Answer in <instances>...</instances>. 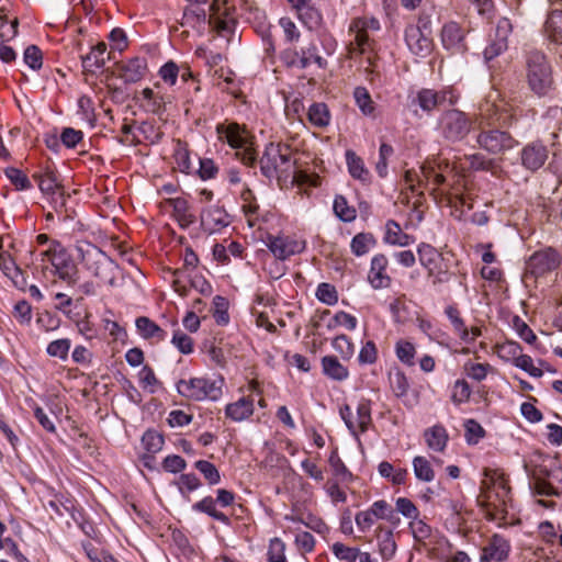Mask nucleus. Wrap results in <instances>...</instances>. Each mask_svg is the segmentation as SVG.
<instances>
[{
    "instance_id": "obj_45",
    "label": "nucleus",
    "mask_w": 562,
    "mask_h": 562,
    "mask_svg": "<svg viewBox=\"0 0 562 562\" xmlns=\"http://www.w3.org/2000/svg\"><path fill=\"white\" fill-rule=\"evenodd\" d=\"M312 63L316 64L321 69L327 67V60L318 54L315 44L301 48V69L307 68Z\"/></svg>"
},
{
    "instance_id": "obj_37",
    "label": "nucleus",
    "mask_w": 562,
    "mask_h": 562,
    "mask_svg": "<svg viewBox=\"0 0 562 562\" xmlns=\"http://www.w3.org/2000/svg\"><path fill=\"white\" fill-rule=\"evenodd\" d=\"M385 228L384 241L386 244L404 247L413 243V238L403 233L401 226L395 221H387Z\"/></svg>"
},
{
    "instance_id": "obj_52",
    "label": "nucleus",
    "mask_w": 562,
    "mask_h": 562,
    "mask_svg": "<svg viewBox=\"0 0 562 562\" xmlns=\"http://www.w3.org/2000/svg\"><path fill=\"white\" fill-rule=\"evenodd\" d=\"M353 98L363 115H373L375 109L374 102L372 101L367 88L357 87L353 91Z\"/></svg>"
},
{
    "instance_id": "obj_42",
    "label": "nucleus",
    "mask_w": 562,
    "mask_h": 562,
    "mask_svg": "<svg viewBox=\"0 0 562 562\" xmlns=\"http://www.w3.org/2000/svg\"><path fill=\"white\" fill-rule=\"evenodd\" d=\"M395 355L397 359L407 367H413L416 364L415 356H416V346L406 339H400L395 342Z\"/></svg>"
},
{
    "instance_id": "obj_5",
    "label": "nucleus",
    "mask_w": 562,
    "mask_h": 562,
    "mask_svg": "<svg viewBox=\"0 0 562 562\" xmlns=\"http://www.w3.org/2000/svg\"><path fill=\"white\" fill-rule=\"evenodd\" d=\"M509 499V487L502 476L483 481L479 502L488 520H505Z\"/></svg>"
},
{
    "instance_id": "obj_14",
    "label": "nucleus",
    "mask_w": 562,
    "mask_h": 562,
    "mask_svg": "<svg viewBox=\"0 0 562 562\" xmlns=\"http://www.w3.org/2000/svg\"><path fill=\"white\" fill-rule=\"evenodd\" d=\"M339 415L349 431L358 437L359 434L366 432L372 423L371 401L361 398L357 404L356 414L352 413L349 405H344L339 409Z\"/></svg>"
},
{
    "instance_id": "obj_12",
    "label": "nucleus",
    "mask_w": 562,
    "mask_h": 562,
    "mask_svg": "<svg viewBox=\"0 0 562 562\" xmlns=\"http://www.w3.org/2000/svg\"><path fill=\"white\" fill-rule=\"evenodd\" d=\"M44 256L47 258V262L50 266L47 267V269H49L55 277L67 284L76 283L78 279L77 266L58 241H53L49 248L44 252Z\"/></svg>"
},
{
    "instance_id": "obj_31",
    "label": "nucleus",
    "mask_w": 562,
    "mask_h": 562,
    "mask_svg": "<svg viewBox=\"0 0 562 562\" xmlns=\"http://www.w3.org/2000/svg\"><path fill=\"white\" fill-rule=\"evenodd\" d=\"M0 269L15 286L23 288L25 285V279L22 270L18 267L14 259L8 251L0 250Z\"/></svg>"
},
{
    "instance_id": "obj_49",
    "label": "nucleus",
    "mask_w": 562,
    "mask_h": 562,
    "mask_svg": "<svg viewBox=\"0 0 562 562\" xmlns=\"http://www.w3.org/2000/svg\"><path fill=\"white\" fill-rule=\"evenodd\" d=\"M378 470L382 477L389 479L393 484L400 485L406 481L407 470L402 468L395 469L390 462H381Z\"/></svg>"
},
{
    "instance_id": "obj_13",
    "label": "nucleus",
    "mask_w": 562,
    "mask_h": 562,
    "mask_svg": "<svg viewBox=\"0 0 562 562\" xmlns=\"http://www.w3.org/2000/svg\"><path fill=\"white\" fill-rule=\"evenodd\" d=\"M460 99L459 92L451 86L442 87L439 90L423 88L412 99V104L418 105L427 114L442 105L453 106Z\"/></svg>"
},
{
    "instance_id": "obj_55",
    "label": "nucleus",
    "mask_w": 562,
    "mask_h": 562,
    "mask_svg": "<svg viewBox=\"0 0 562 562\" xmlns=\"http://www.w3.org/2000/svg\"><path fill=\"white\" fill-rule=\"evenodd\" d=\"M333 209L336 216L344 222H352L357 216L356 210L348 205L346 198L342 195L335 198Z\"/></svg>"
},
{
    "instance_id": "obj_19",
    "label": "nucleus",
    "mask_w": 562,
    "mask_h": 562,
    "mask_svg": "<svg viewBox=\"0 0 562 562\" xmlns=\"http://www.w3.org/2000/svg\"><path fill=\"white\" fill-rule=\"evenodd\" d=\"M389 259L384 254H376L371 258L367 280L374 290L386 289L392 283L387 273Z\"/></svg>"
},
{
    "instance_id": "obj_39",
    "label": "nucleus",
    "mask_w": 562,
    "mask_h": 562,
    "mask_svg": "<svg viewBox=\"0 0 562 562\" xmlns=\"http://www.w3.org/2000/svg\"><path fill=\"white\" fill-rule=\"evenodd\" d=\"M544 30L551 41L562 44V10H551L546 21Z\"/></svg>"
},
{
    "instance_id": "obj_1",
    "label": "nucleus",
    "mask_w": 562,
    "mask_h": 562,
    "mask_svg": "<svg viewBox=\"0 0 562 562\" xmlns=\"http://www.w3.org/2000/svg\"><path fill=\"white\" fill-rule=\"evenodd\" d=\"M477 127L481 130L476 142L483 149L491 154H499L512 149L517 145L507 132L499 130L485 131V126L498 124L503 127H510L516 121L514 106L505 99L499 98L498 92L490 93L486 100L480 105L475 115Z\"/></svg>"
},
{
    "instance_id": "obj_58",
    "label": "nucleus",
    "mask_w": 562,
    "mask_h": 562,
    "mask_svg": "<svg viewBox=\"0 0 562 562\" xmlns=\"http://www.w3.org/2000/svg\"><path fill=\"white\" fill-rule=\"evenodd\" d=\"M138 380L140 386L149 393H155L159 386V381L154 370L148 366H144L140 369L138 372Z\"/></svg>"
},
{
    "instance_id": "obj_44",
    "label": "nucleus",
    "mask_w": 562,
    "mask_h": 562,
    "mask_svg": "<svg viewBox=\"0 0 562 562\" xmlns=\"http://www.w3.org/2000/svg\"><path fill=\"white\" fill-rule=\"evenodd\" d=\"M375 238L371 233H359L352 238L350 248L355 256L361 257L368 254L375 246Z\"/></svg>"
},
{
    "instance_id": "obj_60",
    "label": "nucleus",
    "mask_w": 562,
    "mask_h": 562,
    "mask_svg": "<svg viewBox=\"0 0 562 562\" xmlns=\"http://www.w3.org/2000/svg\"><path fill=\"white\" fill-rule=\"evenodd\" d=\"M357 324H358V321L353 315H351L345 311H339L334 315L331 321L328 323L327 328L334 329L338 326H342V327L347 328L348 330H355L357 327Z\"/></svg>"
},
{
    "instance_id": "obj_25",
    "label": "nucleus",
    "mask_w": 562,
    "mask_h": 562,
    "mask_svg": "<svg viewBox=\"0 0 562 562\" xmlns=\"http://www.w3.org/2000/svg\"><path fill=\"white\" fill-rule=\"evenodd\" d=\"M255 411L254 398L243 396L236 402L229 403L225 407V416L235 423L248 419Z\"/></svg>"
},
{
    "instance_id": "obj_30",
    "label": "nucleus",
    "mask_w": 562,
    "mask_h": 562,
    "mask_svg": "<svg viewBox=\"0 0 562 562\" xmlns=\"http://www.w3.org/2000/svg\"><path fill=\"white\" fill-rule=\"evenodd\" d=\"M420 265L428 270L430 274L440 272L441 254L431 245L422 243L417 249Z\"/></svg>"
},
{
    "instance_id": "obj_2",
    "label": "nucleus",
    "mask_w": 562,
    "mask_h": 562,
    "mask_svg": "<svg viewBox=\"0 0 562 562\" xmlns=\"http://www.w3.org/2000/svg\"><path fill=\"white\" fill-rule=\"evenodd\" d=\"M235 20L229 13V7L226 2L213 0L209 9L200 5L189 4L183 13L182 25L191 26L202 33L209 24L218 34L229 33L234 26Z\"/></svg>"
},
{
    "instance_id": "obj_26",
    "label": "nucleus",
    "mask_w": 562,
    "mask_h": 562,
    "mask_svg": "<svg viewBox=\"0 0 562 562\" xmlns=\"http://www.w3.org/2000/svg\"><path fill=\"white\" fill-rule=\"evenodd\" d=\"M135 326L143 339L150 340L154 344L164 341L167 337V333L147 316L137 317Z\"/></svg>"
},
{
    "instance_id": "obj_21",
    "label": "nucleus",
    "mask_w": 562,
    "mask_h": 562,
    "mask_svg": "<svg viewBox=\"0 0 562 562\" xmlns=\"http://www.w3.org/2000/svg\"><path fill=\"white\" fill-rule=\"evenodd\" d=\"M464 36V30L456 22L445 24L441 30L442 45L452 54L463 53L467 49Z\"/></svg>"
},
{
    "instance_id": "obj_24",
    "label": "nucleus",
    "mask_w": 562,
    "mask_h": 562,
    "mask_svg": "<svg viewBox=\"0 0 562 562\" xmlns=\"http://www.w3.org/2000/svg\"><path fill=\"white\" fill-rule=\"evenodd\" d=\"M169 203L172 207V216L181 228L186 229L195 223L196 215L186 199H171Z\"/></svg>"
},
{
    "instance_id": "obj_8",
    "label": "nucleus",
    "mask_w": 562,
    "mask_h": 562,
    "mask_svg": "<svg viewBox=\"0 0 562 562\" xmlns=\"http://www.w3.org/2000/svg\"><path fill=\"white\" fill-rule=\"evenodd\" d=\"M216 134L221 142L228 144L234 149H243L241 161L252 166L256 161V153L251 144L249 131L236 122H224L216 125Z\"/></svg>"
},
{
    "instance_id": "obj_46",
    "label": "nucleus",
    "mask_w": 562,
    "mask_h": 562,
    "mask_svg": "<svg viewBox=\"0 0 562 562\" xmlns=\"http://www.w3.org/2000/svg\"><path fill=\"white\" fill-rule=\"evenodd\" d=\"M413 470L416 479L419 481L431 482L435 479V471L431 468L430 461L423 456H417L413 459Z\"/></svg>"
},
{
    "instance_id": "obj_43",
    "label": "nucleus",
    "mask_w": 562,
    "mask_h": 562,
    "mask_svg": "<svg viewBox=\"0 0 562 562\" xmlns=\"http://www.w3.org/2000/svg\"><path fill=\"white\" fill-rule=\"evenodd\" d=\"M192 508L193 510L205 513L215 520L221 521L223 524L227 525L229 522V518L224 513L218 512L216 509V502L211 496H206L202 498L200 502L193 504Z\"/></svg>"
},
{
    "instance_id": "obj_63",
    "label": "nucleus",
    "mask_w": 562,
    "mask_h": 562,
    "mask_svg": "<svg viewBox=\"0 0 562 562\" xmlns=\"http://www.w3.org/2000/svg\"><path fill=\"white\" fill-rule=\"evenodd\" d=\"M331 551L338 560L346 562H355L360 554L358 548L347 547L341 542H335L331 546Z\"/></svg>"
},
{
    "instance_id": "obj_7",
    "label": "nucleus",
    "mask_w": 562,
    "mask_h": 562,
    "mask_svg": "<svg viewBox=\"0 0 562 562\" xmlns=\"http://www.w3.org/2000/svg\"><path fill=\"white\" fill-rule=\"evenodd\" d=\"M526 77L530 90L539 97L548 94L552 89V68L543 53L539 50L528 53Z\"/></svg>"
},
{
    "instance_id": "obj_53",
    "label": "nucleus",
    "mask_w": 562,
    "mask_h": 562,
    "mask_svg": "<svg viewBox=\"0 0 562 562\" xmlns=\"http://www.w3.org/2000/svg\"><path fill=\"white\" fill-rule=\"evenodd\" d=\"M472 390L464 379H458L451 389V401L454 405H461L469 402Z\"/></svg>"
},
{
    "instance_id": "obj_33",
    "label": "nucleus",
    "mask_w": 562,
    "mask_h": 562,
    "mask_svg": "<svg viewBox=\"0 0 562 562\" xmlns=\"http://www.w3.org/2000/svg\"><path fill=\"white\" fill-rule=\"evenodd\" d=\"M108 58L106 44L101 42L93 46L91 50L82 57V66L85 70L94 72L97 69H101L105 65Z\"/></svg>"
},
{
    "instance_id": "obj_3",
    "label": "nucleus",
    "mask_w": 562,
    "mask_h": 562,
    "mask_svg": "<svg viewBox=\"0 0 562 562\" xmlns=\"http://www.w3.org/2000/svg\"><path fill=\"white\" fill-rule=\"evenodd\" d=\"M260 169L267 178L288 176L292 171L295 182L317 186V179L311 180L308 175L294 169L292 151L288 145L270 143L260 159Z\"/></svg>"
},
{
    "instance_id": "obj_51",
    "label": "nucleus",
    "mask_w": 562,
    "mask_h": 562,
    "mask_svg": "<svg viewBox=\"0 0 562 562\" xmlns=\"http://www.w3.org/2000/svg\"><path fill=\"white\" fill-rule=\"evenodd\" d=\"M212 314L215 323L225 326L229 323L228 301L224 296L216 295L213 299Z\"/></svg>"
},
{
    "instance_id": "obj_48",
    "label": "nucleus",
    "mask_w": 562,
    "mask_h": 562,
    "mask_svg": "<svg viewBox=\"0 0 562 562\" xmlns=\"http://www.w3.org/2000/svg\"><path fill=\"white\" fill-rule=\"evenodd\" d=\"M299 19L305 24L308 29L314 27L318 24L321 20V14L318 11L311 5V0L306 1L302 5H297L294 8Z\"/></svg>"
},
{
    "instance_id": "obj_11",
    "label": "nucleus",
    "mask_w": 562,
    "mask_h": 562,
    "mask_svg": "<svg viewBox=\"0 0 562 562\" xmlns=\"http://www.w3.org/2000/svg\"><path fill=\"white\" fill-rule=\"evenodd\" d=\"M430 20L420 15L416 24H409L404 32V38L409 52L420 58L429 56L434 49Z\"/></svg>"
},
{
    "instance_id": "obj_22",
    "label": "nucleus",
    "mask_w": 562,
    "mask_h": 562,
    "mask_svg": "<svg viewBox=\"0 0 562 562\" xmlns=\"http://www.w3.org/2000/svg\"><path fill=\"white\" fill-rule=\"evenodd\" d=\"M520 158L526 169L536 171L540 169L548 159V149L543 144L532 142L522 148Z\"/></svg>"
},
{
    "instance_id": "obj_56",
    "label": "nucleus",
    "mask_w": 562,
    "mask_h": 562,
    "mask_svg": "<svg viewBox=\"0 0 562 562\" xmlns=\"http://www.w3.org/2000/svg\"><path fill=\"white\" fill-rule=\"evenodd\" d=\"M71 347V341L68 338L53 340L48 344L46 352L50 357L58 358L63 361L67 360Z\"/></svg>"
},
{
    "instance_id": "obj_20",
    "label": "nucleus",
    "mask_w": 562,
    "mask_h": 562,
    "mask_svg": "<svg viewBox=\"0 0 562 562\" xmlns=\"http://www.w3.org/2000/svg\"><path fill=\"white\" fill-rule=\"evenodd\" d=\"M509 552V541L501 535H494L482 549L480 562H502L508 558Z\"/></svg>"
},
{
    "instance_id": "obj_50",
    "label": "nucleus",
    "mask_w": 562,
    "mask_h": 562,
    "mask_svg": "<svg viewBox=\"0 0 562 562\" xmlns=\"http://www.w3.org/2000/svg\"><path fill=\"white\" fill-rule=\"evenodd\" d=\"M33 178L37 181L40 190L45 194H54L58 188L57 176L50 169H46L43 173H35Z\"/></svg>"
},
{
    "instance_id": "obj_28",
    "label": "nucleus",
    "mask_w": 562,
    "mask_h": 562,
    "mask_svg": "<svg viewBox=\"0 0 562 562\" xmlns=\"http://www.w3.org/2000/svg\"><path fill=\"white\" fill-rule=\"evenodd\" d=\"M462 189L463 186L460 187L459 184L449 189H441V193L446 195L449 205L453 209L452 215L458 220H462L464 206H467L468 210L472 209V204L469 202V198L463 194Z\"/></svg>"
},
{
    "instance_id": "obj_29",
    "label": "nucleus",
    "mask_w": 562,
    "mask_h": 562,
    "mask_svg": "<svg viewBox=\"0 0 562 562\" xmlns=\"http://www.w3.org/2000/svg\"><path fill=\"white\" fill-rule=\"evenodd\" d=\"M535 491L539 495H559L562 492V470H551L547 479L535 483Z\"/></svg>"
},
{
    "instance_id": "obj_4",
    "label": "nucleus",
    "mask_w": 562,
    "mask_h": 562,
    "mask_svg": "<svg viewBox=\"0 0 562 562\" xmlns=\"http://www.w3.org/2000/svg\"><path fill=\"white\" fill-rule=\"evenodd\" d=\"M75 250L77 258L93 277L98 278L102 284L115 285L117 266L100 248L87 240H80L76 244Z\"/></svg>"
},
{
    "instance_id": "obj_35",
    "label": "nucleus",
    "mask_w": 562,
    "mask_h": 562,
    "mask_svg": "<svg viewBox=\"0 0 562 562\" xmlns=\"http://www.w3.org/2000/svg\"><path fill=\"white\" fill-rule=\"evenodd\" d=\"M173 159L177 168L187 175L195 171V168L191 161V153L189 150L188 144L177 139L173 145Z\"/></svg>"
},
{
    "instance_id": "obj_41",
    "label": "nucleus",
    "mask_w": 562,
    "mask_h": 562,
    "mask_svg": "<svg viewBox=\"0 0 562 562\" xmlns=\"http://www.w3.org/2000/svg\"><path fill=\"white\" fill-rule=\"evenodd\" d=\"M140 95L144 102L143 106L151 113H159L167 103L166 98L162 94L155 92L151 88L143 89Z\"/></svg>"
},
{
    "instance_id": "obj_18",
    "label": "nucleus",
    "mask_w": 562,
    "mask_h": 562,
    "mask_svg": "<svg viewBox=\"0 0 562 562\" xmlns=\"http://www.w3.org/2000/svg\"><path fill=\"white\" fill-rule=\"evenodd\" d=\"M560 265L557 251L551 248L535 252L527 262V271L536 278L554 270Z\"/></svg>"
},
{
    "instance_id": "obj_40",
    "label": "nucleus",
    "mask_w": 562,
    "mask_h": 562,
    "mask_svg": "<svg viewBox=\"0 0 562 562\" xmlns=\"http://www.w3.org/2000/svg\"><path fill=\"white\" fill-rule=\"evenodd\" d=\"M307 117L310 123L318 128H324L330 123L329 110L323 102L313 103L308 108Z\"/></svg>"
},
{
    "instance_id": "obj_16",
    "label": "nucleus",
    "mask_w": 562,
    "mask_h": 562,
    "mask_svg": "<svg viewBox=\"0 0 562 562\" xmlns=\"http://www.w3.org/2000/svg\"><path fill=\"white\" fill-rule=\"evenodd\" d=\"M231 215L224 206L212 204L204 207L200 214V224L207 234H216L231 224Z\"/></svg>"
},
{
    "instance_id": "obj_59",
    "label": "nucleus",
    "mask_w": 562,
    "mask_h": 562,
    "mask_svg": "<svg viewBox=\"0 0 562 562\" xmlns=\"http://www.w3.org/2000/svg\"><path fill=\"white\" fill-rule=\"evenodd\" d=\"M331 346L344 360H350L355 353L353 344L346 335L336 336L331 341Z\"/></svg>"
},
{
    "instance_id": "obj_54",
    "label": "nucleus",
    "mask_w": 562,
    "mask_h": 562,
    "mask_svg": "<svg viewBox=\"0 0 562 562\" xmlns=\"http://www.w3.org/2000/svg\"><path fill=\"white\" fill-rule=\"evenodd\" d=\"M484 437L485 430L475 419L464 422V438L468 445H476Z\"/></svg>"
},
{
    "instance_id": "obj_61",
    "label": "nucleus",
    "mask_w": 562,
    "mask_h": 562,
    "mask_svg": "<svg viewBox=\"0 0 562 562\" xmlns=\"http://www.w3.org/2000/svg\"><path fill=\"white\" fill-rule=\"evenodd\" d=\"M267 562H288L285 557V543L280 538L270 540Z\"/></svg>"
},
{
    "instance_id": "obj_36",
    "label": "nucleus",
    "mask_w": 562,
    "mask_h": 562,
    "mask_svg": "<svg viewBox=\"0 0 562 562\" xmlns=\"http://www.w3.org/2000/svg\"><path fill=\"white\" fill-rule=\"evenodd\" d=\"M346 162L348 171L353 179H357L363 183L370 182V171L366 168L362 158H360L355 151H346Z\"/></svg>"
},
{
    "instance_id": "obj_62",
    "label": "nucleus",
    "mask_w": 562,
    "mask_h": 562,
    "mask_svg": "<svg viewBox=\"0 0 562 562\" xmlns=\"http://www.w3.org/2000/svg\"><path fill=\"white\" fill-rule=\"evenodd\" d=\"M408 528L414 539L418 542H425L431 536V527L424 520L419 519V517L411 520Z\"/></svg>"
},
{
    "instance_id": "obj_38",
    "label": "nucleus",
    "mask_w": 562,
    "mask_h": 562,
    "mask_svg": "<svg viewBox=\"0 0 562 562\" xmlns=\"http://www.w3.org/2000/svg\"><path fill=\"white\" fill-rule=\"evenodd\" d=\"M419 169L426 188L429 187L431 190H437L445 186L446 177L440 170H438L440 169V166L437 168L431 164H425Z\"/></svg>"
},
{
    "instance_id": "obj_15",
    "label": "nucleus",
    "mask_w": 562,
    "mask_h": 562,
    "mask_svg": "<svg viewBox=\"0 0 562 562\" xmlns=\"http://www.w3.org/2000/svg\"><path fill=\"white\" fill-rule=\"evenodd\" d=\"M265 244L279 260H285L305 249V240L296 235H268Z\"/></svg>"
},
{
    "instance_id": "obj_27",
    "label": "nucleus",
    "mask_w": 562,
    "mask_h": 562,
    "mask_svg": "<svg viewBox=\"0 0 562 562\" xmlns=\"http://www.w3.org/2000/svg\"><path fill=\"white\" fill-rule=\"evenodd\" d=\"M424 439L429 450L434 452H445L448 442L449 434L445 426L437 424L424 431Z\"/></svg>"
},
{
    "instance_id": "obj_9",
    "label": "nucleus",
    "mask_w": 562,
    "mask_h": 562,
    "mask_svg": "<svg viewBox=\"0 0 562 562\" xmlns=\"http://www.w3.org/2000/svg\"><path fill=\"white\" fill-rule=\"evenodd\" d=\"M381 29L380 21L373 16H360L351 20L348 33L353 38L347 45L350 58L373 50L374 42L370 38V32Z\"/></svg>"
},
{
    "instance_id": "obj_64",
    "label": "nucleus",
    "mask_w": 562,
    "mask_h": 562,
    "mask_svg": "<svg viewBox=\"0 0 562 562\" xmlns=\"http://www.w3.org/2000/svg\"><path fill=\"white\" fill-rule=\"evenodd\" d=\"M195 469L200 471L201 474L205 477V480L211 484H217L221 481V475L216 467L205 460H199L195 462Z\"/></svg>"
},
{
    "instance_id": "obj_47",
    "label": "nucleus",
    "mask_w": 562,
    "mask_h": 562,
    "mask_svg": "<svg viewBox=\"0 0 562 562\" xmlns=\"http://www.w3.org/2000/svg\"><path fill=\"white\" fill-rule=\"evenodd\" d=\"M463 371L468 378L481 382L490 372L494 371V368L490 363H476L469 360L463 364Z\"/></svg>"
},
{
    "instance_id": "obj_23",
    "label": "nucleus",
    "mask_w": 562,
    "mask_h": 562,
    "mask_svg": "<svg viewBox=\"0 0 562 562\" xmlns=\"http://www.w3.org/2000/svg\"><path fill=\"white\" fill-rule=\"evenodd\" d=\"M147 71L148 66L145 57H134L119 66V76L127 83L140 81Z\"/></svg>"
},
{
    "instance_id": "obj_57",
    "label": "nucleus",
    "mask_w": 562,
    "mask_h": 562,
    "mask_svg": "<svg viewBox=\"0 0 562 562\" xmlns=\"http://www.w3.org/2000/svg\"><path fill=\"white\" fill-rule=\"evenodd\" d=\"M497 355L501 359L505 361L514 362L517 357L521 353V346L513 340H507L503 344L496 346Z\"/></svg>"
},
{
    "instance_id": "obj_32",
    "label": "nucleus",
    "mask_w": 562,
    "mask_h": 562,
    "mask_svg": "<svg viewBox=\"0 0 562 562\" xmlns=\"http://www.w3.org/2000/svg\"><path fill=\"white\" fill-rule=\"evenodd\" d=\"M322 371L323 374L334 381H345L349 376V370L344 366L337 357L325 356L322 358Z\"/></svg>"
},
{
    "instance_id": "obj_34",
    "label": "nucleus",
    "mask_w": 562,
    "mask_h": 562,
    "mask_svg": "<svg viewBox=\"0 0 562 562\" xmlns=\"http://www.w3.org/2000/svg\"><path fill=\"white\" fill-rule=\"evenodd\" d=\"M244 250L243 245L234 240L229 241L227 245L215 244L213 247V257L217 262L228 265L231 257L241 258Z\"/></svg>"
},
{
    "instance_id": "obj_17",
    "label": "nucleus",
    "mask_w": 562,
    "mask_h": 562,
    "mask_svg": "<svg viewBox=\"0 0 562 562\" xmlns=\"http://www.w3.org/2000/svg\"><path fill=\"white\" fill-rule=\"evenodd\" d=\"M241 210L249 227L261 229L262 223L268 221V212L260 209L256 196L249 188L240 193Z\"/></svg>"
},
{
    "instance_id": "obj_10",
    "label": "nucleus",
    "mask_w": 562,
    "mask_h": 562,
    "mask_svg": "<svg viewBox=\"0 0 562 562\" xmlns=\"http://www.w3.org/2000/svg\"><path fill=\"white\" fill-rule=\"evenodd\" d=\"M475 117L458 109L443 111L438 119L440 135L450 143L462 142L471 132Z\"/></svg>"
},
{
    "instance_id": "obj_6",
    "label": "nucleus",
    "mask_w": 562,
    "mask_h": 562,
    "mask_svg": "<svg viewBox=\"0 0 562 562\" xmlns=\"http://www.w3.org/2000/svg\"><path fill=\"white\" fill-rule=\"evenodd\" d=\"M223 386L224 379L222 376H195L181 379L176 384L177 392L181 396L195 402H215L220 400L223 394Z\"/></svg>"
}]
</instances>
